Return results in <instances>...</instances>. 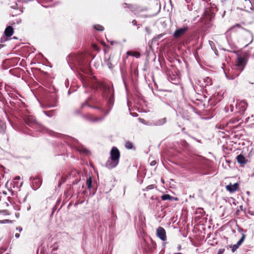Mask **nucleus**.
Returning a JSON list of instances; mask_svg holds the SVG:
<instances>
[{"mask_svg":"<svg viewBox=\"0 0 254 254\" xmlns=\"http://www.w3.org/2000/svg\"><path fill=\"white\" fill-rule=\"evenodd\" d=\"M229 31L235 33L241 32L243 38L246 42L248 44H250L253 42V35L252 32L245 29L240 24H236L232 26L228 29V32Z\"/></svg>","mask_w":254,"mask_h":254,"instance_id":"1","label":"nucleus"},{"mask_svg":"<svg viewBox=\"0 0 254 254\" xmlns=\"http://www.w3.org/2000/svg\"><path fill=\"white\" fill-rule=\"evenodd\" d=\"M247 63V57L245 55L240 56L237 59V62L236 64L237 68L241 72L243 70L244 67Z\"/></svg>","mask_w":254,"mask_h":254,"instance_id":"2","label":"nucleus"},{"mask_svg":"<svg viewBox=\"0 0 254 254\" xmlns=\"http://www.w3.org/2000/svg\"><path fill=\"white\" fill-rule=\"evenodd\" d=\"M24 120L25 123L30 127H37L39 126V124L37 122L35 118L33 116H26L24 118Z\"/></svg>","mask_w":254,"mask_h":254,"instance_id":"3","label":"nucleus"},{"mask_svg":"<svg viewBox=\"0 0 254 254\" xmlns=\"http://www.w3.org/2000/svg\"><path fill=\"white\" fill-rule=\"evenodd\" d=\"M244 9L246 11L254 9V0H244L243 2Z\"/></svg>","mask_w":254,"mask_h":254,"instance_id":"4","label":"nucleus"},{"mask_svg":"<svg viewBox=\"0 0 254 254\" xmlns=\"http://www.w3.org/2000/svg\"><path fill=\"white\" fill-rule=\"evenodd\" d=\"M156 234L157 237L162 241H165L166 240V232L163 228L159 227L156 230Z\"/></svg>","mask_w":254,"mask_h":254,"instance_id":"5","label":"nucleus"},{"mask_svg":"<svg viewBox=\"0 0 254 254\" xmlns=\"http://www.w3.org/2000/svg\"><path fill=\"white\" fill-rule=\"evenodd\" d=\"M247 103L245 101H241L236 104V107L239 112L243 113L247 109Z\"/></svg>","mask_w":254,"mask_h":254,"instance_id":"6","label":"nucleus"},{"mask_svg":"<svg viewBox=\"0 0 254 254\" xmlns=\"http://www.w3.org/2000/svg\"><path fill=\"white\" fill-rule=\"evenodd\" d=\"M239 184L238 183H235L233 185L230 184L229 185L226 186V189L227 191L231 193L234 192L238 190Z\"/></svg>","mask_w":254,"mask_h":254,"instance_id":"7","label":"nucleus"},{"mask_svg":"<svg viewBox=\"0 0 254 254\" xmlns=\"http://www.w3.org/2000/svg\"><path fill=\"white\" fill-rule=\"evenodd\" d=\"M110 154L111 159H119L120 158V151L116 147L112 148Z\"/></svg>","mask_w":254,"mask_h":254,"instance_id":"8","label":"nucleus"},{"mask_svg":"<svg viewBox=\"0 0 254 254\" xmlns=\"http://www.w3.org/2000/svg\"><path fill=\"white\" fill-rule=\"evenodd\" d=\"M118 163V160H108L106 164V166L107 168L110 169L115 167Z\"/></svg>","mask_w":254,"mask_h":254,"instance_id":"9","label":"nucleus"},{"mask_svg":"<svg viewBox=\"0 0 254 254\" xmlns=\"http://www.w3.org/2000/svg\"><path fill=\"white\" fill-rule=\"evenodd\" d=\"M188 29V27H184V28L177 29L176 30V38L181 37L183 35Z\"/></svg>","mask_w":254,"mask_h":254,"instance_id":"10","label":"nucleus"},{"mask_svg":"<svg viewBox=\"0 0 254 254\" xmlns=\"http://www.w3.org/2000/svg\"><path fill=\"white\" fill-rule=\"evenodd\" d=\"M13 28L11 26H7L4 30V34L6 37H10L13 34Z\"/></svg>","mask_w":254,"mask_h":254,"instance_id":"11","label":"nucleus"},{"mask_svg":"<svg viewBox=\"0 0 254 254\" xmlns=\"http://www.w3.org/2000/svg\"><path fill=\"white\" fill-rule=\"evenodd\" d=\"M32 183H33V185H34V184H35V188L36 189L37 188H38L41 183H42V180L41 179V178H39V177H36L35 178H34L32 181Z\"/></svg>","mask_w":254,"mask_h":254,"instance_id":"12","label":"nucleus"},{"mask_svg":"<svg viewBox=\"0 0 254 254\" xmlns=\"http://www.w3.org/2000/svg\"><path fill=\"white\" fill-rule=\"evenodd\" d=\"M127 56L134 57L136 58H139L140 57V54L138 52L127 51Z\"/></svg>","mask_w":254,"mask_h":254,"instance_id":"13","label":"nucleus"},{"mask_svg":"<svg viewBox=\"0 0 254 254\" xmlns=\"http://www.w3.org/2000/svg\"><path fill=\"white\" fill-rule=\"evenodd\" d=\"M166 122V119L163 118L160 120H158L155 122L154 125L156 126H161L164 124Z\"/></svg>","mask_w":254,"mask_h":254,"instance_id":"14","label":"nucleus"},{"mask_svg":"<svg viewBox=\"0 0 254 254\" xmlns=\"http://www.w3.org/2000/svg\"><path fill=\"white\" fill-rule=\"evenodd\" d=\"M161 198L163 200H172L173 199L172 196L167 194L162 195Z\"/></svg>","mask_w":254,"mask_h":254,"instance_id":"15","label":"nucleus"},{"mask_svg":"<svg viewBox=\"0 0 254 254\" xmlns=\"http://www.w3.org/2000/svg\"><path fill=\"white\" fill-rule=\"evenodd\" d=\"M92 179L91 177H89L86 181V185L87 186V188L89 190H90L92 188Z\"/></svg>","mask_w":254,"mask_h":254,"instance_id":"16","label":"nucleus"},{"mask_svg":"<svg viewBox=\"0 0 254 254\" xmlns=\"http://www.w3.org/2000/svg\"><path fill=\"white\" fill-rule=\"evenodd\" d=\"M79 151L82 154H85L88 155L90 153V151L85 148H81L79 149Z\"/></svg>","mask_w":254,"mask_h":254,"instance_id":"17","label":"nucleus"},{"mask_svg":"<svg viewBox=\"0 0 254 254\" xmlns=\"http://www.w3.org/2000/svg\"><path fill=\"white\" fill-rule=\"evenodd\" d=\"M125 147L128 149H131L133 148V144L130 141H127L126 142Z\"/></svg>","mask_w":254,"mask_h":254,"instance_id":"18","label":"nucleus"},{"mask_svg":"<svg viewBox=\"0 0 254 254\" xmlns=\"http://www.w3.org/2000/svg\"><path fill=\"white\" fill-rule=\"evenodd\" d=\"M94 28L98 30V31H102L104 30V27L101 25H99V24H97V25H95L94 26Z\"/></svg>","mask_w":254,"mask_h":254,"instance_id":"19","label":"nucleus"},{"mask_svg":"<svg viewBox=\"0 0 254 254\" xmlns=\"http://www.w3.org/2000/svg\"><path fill=\"white\" fill-rule=\"evenodd\" d=\"M248 160H237V162L239 163L242 166H244V165L247 163Z\"/></svg>","mask_w":254,"mask_h":254,"instance_id":"20","label":"nucleus"},{"mask_svg":"<svg viewBox=\"0 0 254 254\" xmlns=\"http://www.w3.org/2000/svg\"><path fill=\"white\" fill-rule=\"evenodd\" d=\"M154 188H155V185H150L148 186L147 187H146L145 189H143V191H147L149 190H152Z\"/></svg>","mask_w":254,"mask_h":254,"instance_id":"21","label":"nucleus"},{"mask_svg":"<svg viewBox=\"0 0 254 254\" xmlns=\"http://www.w3.org/2000/svg\"><path fill=\"white\" fill-rule=\"evenodd\" d=\"M240 247V245H238V243H237L235 245H234L233 246L231 247L232 248V252H234L236 251V250L237 249H238V248Z\"/></svg>","mask_w":254,"mask_h":254,"instance_id":"22","label":"nucleus"},{"mask_svg":"<svg viewBox=\"0 0 254 254\" xmlns=\"http://www.w3.org/2000/svg\"><path fill=\"white\" fill-rule=\"evenodd\" d=\"M245 237H246V235L245 234H243V236H242V238L237 242L238 245H239L240 246L242 244V243L243 242V241H244V240L245 239Z\"/></svg>","mask_w":254,"mask_h":254,"instance_id":"23","label":"nucleus"},{"mask_svg":"<svg viewBox=\"0 0 254 254\" xmlns=\"http://www.w3.org/2000/svg\"><path fill=\"white\" fill-rule=\"evenodd\" d=\"M103 120V118H94L91 120L93 122L101 121Z\"/></svg>","mask_w":254,"mask_h":254,"instance_id":"24","label":"nucleus"},{"mask_svg":"<svg viewBox=\"0 0 254 254\" xmlns=\"http://www.w3.org/2000/svg\"><path fill=\"white\" fill-rule=\"evenodd\" d=\"M246 156L245 155L243 154H240L236 157V159H246Z\"/></svg>","mask_w":254,"mask_h":254,"instance_id":"25","label":"nucleus"},{"mask_svg":"<svg viewBox=\"0 0 254 254\" xmlns=\"http://www.w3.org/2000/svg\"><path fill=\"white\" fill-rule=\"evenodd\" d=\"M164 34H159V35H157L154 38V39L155 40H158L159 39H160L161 37H162V36L164 35Z\"/></svg>","mask_w":254,"mask_h":254,"instance_id":"26","label":"nucleus"},{"mask_svg":"<svg viewBox=\"0 0 254 254\" xmlns=\"http://www.w3.org/2000/svg\"><path fill=\"white\" fill-rule=\"evenodd\" d=\"M7 40V38L6 37H2L1 38L0 42H1V43H2Z\"/></svg>","mask_w":254,"mask_h":254,"instance_id":"27","label":"nucleus"},{"mask_svg":"<svg viewBox=\"0 0 254 254\" xmlns=\"http://www.w3.org/2000/svg\"><path fill=\"white\" fill-rule=\"evenodd\" d=\"M123 6L124 8H126L127 7L128 8L130 7V5H129L128 4H127V3H126L123 4Z\"/></svg>","mask_w":254,"mask_h":254,"instance_id":"28","label":"nucleus"},{"mask_svg":"<svg viewBox=\"0 0 254 254\" xmlns=\"http://www.w3.org/2000/svg\"><path fill=\"white\" fill-rule=\"evenodd\" d=\"M156 164V161L155 160H153L151 163L150 165L151 166H154Z\"/></svg>","mask_w":254,"mask_h":254,"instance_id":"29","label":"nucleus"},{"mask_svg":"<svg viewBox=\"0 0 254 254\" xmlns=\"http://www.w3.org/2000/svg\"><path fill=\"white\" fill-rule=\"evenodd\" d=\"M132 23L133 24V25H137V21L135 20H133L132 21Z\"/></svg>","mask_w":254,"mask_h":254,"instance_id":"30","label":"nucleus"},{"mask_svg":"<svg viewBox=\"0 0 254 254\" xmlns=\"http://www.w3.org/2000/svg\"><path fill=\"white\" fill-rule=\"evenodd\" d=\"M15 236L16 238H18L19 237V236H20V235L18 233H16L15 235Z\"/></svg>","mask_w":254,"mask_h":254,"instance_id":"31","label":"nucleus"},{"mask_svg":"<svg viewBox=\"0 0 254 254\" xmlns=\"http://www.w3.org/2000/svg\"><path fill=\"white\" fill-rule=\"evenodd\" d=\"M17 229L19 231V232H21L22 230V228L21 227H19V228H17Z\"/></svg>","mask_w":254,"mask_h":254,"instance_id":"32","label":"nucleus"},{"mask_svg":"<svg viewBox=\"0 0 254 254\" xmlns=\"http://www.w3.org/2000/svg\"><path fill=\"white\" fill-rule=\"evenodd\" d=\"M108 65L109 66V67L110 68H111V65H112V64H111V63H108Z\"/></svg>","mask_w":254,"mask_h":254,"instance_id":"33","label":"nucleus"},{"mask_svg":"<svg viewBox=\"0 0 254 254\" xmlns=\"http://www.w3.org/2000/svg\"><path fill=\"white\" fill-rule=\"evenodd\" d=\"M231 110L232 112H233V107H232V106H231Z\"/></svg>","mask_w":254,"mask_h":254,"instance_id":"34","label":"nucleus"},{"mask_svg":"<svg viewBox=\"0 0 254 254\" xmlns=\"http://www.w3.org/2000/svg\"><path fill=\"white\" fill-rule=\"evenodd\" d=\"M15 179L19 180V179H20V177H17L15 178Z\"/></svg>","mask_w":254,"mask_h":254,"instance_id":"35","label":"nucleus"},{"mask_svg":"<svg viewBox=\"0 0 254 254\" xmlns=\"http://www.w3.org/2000/svg\"><path fill=\"white\" fill-rule=\"evenodd\" d=\"M180 88L181 89H182L183 88V87H182V86L181 85H180Z\"/></svg>","mask_w":254,"mask_h":254,"instance_id":"36","label":"nucleus"}]
</instances>
